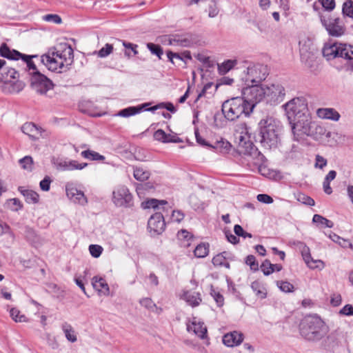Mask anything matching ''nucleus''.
Listing matches in <instances>:
<instances>
[{
  "mask_svg": "<svg viewBox=\"0 0 353 353\" xmlns=\"http://www.w3.org/2000/svg\"><path fill=\"white\" fill-rule=\"evenodd\" d=\"M245 263L246 265H249L251 270L254 272H256L259 270V263L256 260V258L254 255L250 254L246 256Z\"/></svg>",
  "mask_w": 353,
  "mask_h": 353,
  "instance_id": "49",
  "label": "nucleus"
},
{
  "mask_svg": "<svg viewBox=\"0 0 353 353\" xmlns=\"http://www.w3.org/2000/svg\"><path fill=\"white\" fill-rule=\"evenodd\" d=\"M19 162L24 170H27L28 171H31L32 170L33 159L30 156L24 157L21 159Z\"/></svg>",
  "mask_w": 353,
  "mask_h": 353,
  "instance_id": "51",
  "label": "nucleus"
},
{
  "mask_svg": "<svg viewBox=\"0 0 353 353\" xmlns=\"http://www.w3.org/2000/svg\"><path fill=\"white\" fill-rule=\"evenodd\" d=\"M285 114L290 124H292L293 133L295 135L298 131L300 134L307 136H314V130L323 128L317 126L311 121L307 104L300 98H294L283 105Z\"/></svg>",
  "mask_w": 353,
  "mask_h": 353,
  "instance_id": "1",
  "label": "nucleus"
},
{
  "mask_svg": "<svg viewBox=\"0 0 353 353\" xmlns=\"http://www.w3.org/2000/svg\"><path fill=\"white\" fill-rule=\"evenodd\" d=\"M179 240L183 241V245L184 247H189L190 242L194 239V236L190 232L185 229L179 230L177 233Z\"/></svg>",
  "mask_w": 353,
  "mask_h": 353,
  "instance_id": "35",
  "label": "nucleus"
},
{
  "mask_svg": "<svg viewBox=\"0 0 353 353\" xmlns=\"http://www.w3.org/2000/svg\"><path fill=\"white\" fill-rule=\"evenodd\" d=\"M265 97L264 88L258 84H252L251 85L248 84L247 87L243 88L241 97L245 101L250 111L252 112L256 105L265 99Z\"/></svg>",
  "mask_w": 353,
  "mask_h": 353,
  "instance_id": "7",
  "label": "nucleus"
},
{
  "mask_svg": "<svg viewBox=\"0 0 353 353\" xmlns=\"http://www.w3.org/2000/svg\"><path fill=\"white\" fill-rule=\"evenodd\" d=\"M210 294L213 296L214 301H216L217 305L219 307H221L224 304V298L223 295L219 292H216L212 288L211 289Z\"/></svg>",
  "mask_w": 353,
  "mask_h": 353,
  "instance_id": "57",
  "label": "nucleus"
},
{
  "mask_svg": "<svg viewBox=\"0 0 353 353\" xmlns=\"http://www.w3.org/2000/svg\"><path fill=\"white\" fill-rule=\"evenodd\" d=\"M54 85L53 82L40 71L30 72V86L37 93L46 94Z\"/></svg>",
  "mask_w": 353,
  "mask_h": 353,
  "instance_id": "8",
  "label": "nucleus"
},
{
  "mask_svg": "<svg viewBox=\"0 0 353 353\" xmlns=\"http://www.w3.org/2000/svg\"><path fill=\"white\" fill-rule=\"evenodd\" d=\"M43 19L48 22H52L56 24H59L61 23V18L55 14H46L43 17Z\"/></svg>",
  "mask_w": 353,
  "mask_h": 353,
  "instance_id": "60",
  "label": "nucleus"
},
{
  "mask_svg": "<svg viewBox=\"0 0 353 353\" xmlns=\"http://www.w3.org/2000/svg\"><path fill=\"white\" fill-rule=\"evenodd\" d=\"M150 172L141 168H136L134 170V177L140 181L147 180L150 177Z\"/></svg>",
  "mask_w": 353,
  "mask_h": 353,
  "instance_id": "45",
  "label": "nucleus"
},
{
  "mask_svg": "<svg viewBox=\"0 0 353 353\" xmlns=\"http://www.w3.org/2000/svg\"><path fill=\"white\" fill-rule=\"evenodd\" d=\"M41 61L49 70L52 72H62L70 69V66L65 65V62L48 52L41 57Z\"/></svg>",
  "mask_w": 353,
  "mask_h": 353,
  "instance_id": "14",
  "label": "nucleus"
},
{
  "mask_svg": "<svg viewBox=\"0 0 353 353\" xmlns=\"http://www.w3.org/2000/svg\"><path fill=\"white\" fill-rule=\"evenodd\" d=\"M260 268L264 275L268 276L274 272L281 271L283 268V266L281 264H272L270 260L265 259L261 263Z\"/></svg>",
  "mask_w": 353,
  "mask_h": 353,
  "instance_id": "24",
  "label": "nucleus"
},
{
  "mask_svg": "<svg viewBox=\"0 0 353 353\" xmlns=\"http://www.w3.org/2000/svg\"><path fill=\"white\" fill-rule=\"evenodd\" d=\"M317 115L321 119H330L334 121H339L340 114L333 108H319L317 110Z\"/></svg>",
  "mask_w": 353,
  "mask_h": 353,
  "instance_id": "21",
  "label": "nucleus"
},
{
  "mask_svg": "<svg viewBox=\"0 0 353 353\" xmlns=\"http://www.w3.org/2000/svg\"><path fill=\"white\" fill-rule=\"evenodd\" d=\"M139 303L141 306L151 311H154V308L156 307V304L153 302L152 299L148 297L141 299L139 301Z\"/></svg>",
  "mask_w": 353,
  "mask_h": 353,
  "instance_id": "56",
  "label": "nucleus"
},
{
  "mask_svg": "<svg viewBox=\"0 0 353 353\" xmlns=\"http://www.w3.org/2000/svg\"><path fill=\"white\" fill-rule=\"evenodd\" d=\"M299 332L305 340L317 342L327 335L328 327L317 315L307 316L301 321Z\"/></svg>",
  "mask_w": 353,
  "mask_h": 353,
  "instance_id": "3",
  "label": "nucleus"
},
{
  "mask_svg": "<svg viewBox=\"0 0 353 353\" xmlns=\"http://www.w3.org/2000/svg\"><path fill=\"white\" fill-rule=\"evenodd\" d=\"M184 296L185 301L192 307L198 306L202 301L200 293L196 292H186Z\"/></svg>",
  "mask_w": 353,
  "mask_h": 353,
  "instance_id": "33",
  "label": "nucleus"
},
{
  "mask_svg": "<svg viewBox=\"0 0 353 353\" xmlns=\"http://www.w3.org/2000/svg\"><path fill=\"white\" fill-rule=\"evenodd\" d=\"M148 105V103H143L138 106H130L121 110L117 115L122 117H128L140 113L143 109Z\"/></svg>",
  "mask_w": 353,
  "mask_h": 353,
  "instance_id": "22",
  "label": "nucleus"
},
{
  "mask_svg": "<svg viewBox=\"0 0 353 353\" xmlns=\"http://www.w3.org/2000/svg\"><path fill=\"white\" fill-rule=\"evenodd\" d=\"M24 233L26 240L30 243H36L39 241V238L32 228L28 226L26 227Z\"/></svg>",
  "mask_w": 353,
  "mask_h": 353,
  "instance_id": "43",
  "label": "nucleus"
},
{
  "mask_svg": "<svg viewBox=\"0 0 353 353\" xmlns=\"http://www.w3.org/2000/svg\"><path fill=\"white\" fill-rule=\"evenodd\" d=\"M243 340V334L236 331L225 334L223 336V343L228 347L237 346L242 343Z\"/></svg>",
  "mask_w": 353,
  "mask_h": 353,
  "instance_id": "19",
  "label": "nucleus"
},
{
  "mask_svg": "<svg viewBox=\"0 0 353 353\" xmlns=\"http://www.w3.org/2000/svg\"><path fill=\"white\" fill-rule=\"evenodd\" d=\"M301 254L306 264L308 265L309 268L312 269H314L319 267L318 265H316V263H323V262L321 260H314L312 259V257L311 256L310 248L306 245H303L301 250Z\"/></svg>",
  "mask_w": 353,
  "mask_h": 353,
  "instance_id": "23",
  "label": "nucleus"
},
{
  "mask_svg": "<svg viewBox=\"0 0 353 353\" xmlns=\"http://www.w3.org/2000/svg\"><path fill=\"white\" fill-rule=\"evenodd\" d=\"M21 130L32 139H37L38 135L41 133L39 128L33 123H24L21 127Z\"/></svg>",
  "mask_w": 353,
  "mask_h": 353,
  "instance_id": "25",
  "label": "nucleus"
},
{
  "mask_svg": "<svg viewBox=\"0 0 353 353\" xmlns=\"http://www.w3.org/2000/svg\"><path fill=\"white\" fill-rule=\"evenodd\" d=\"M18 190L23 194L26 199V201L28 203H37L39 202V194L30 190H26L23 187L19 186Z\"/></svg>",
  "mask_w": 353,
  "mask_h": 353,
  "instance_id": "28",
  "label": "nucleus"
},
{
  "mask_svg": "<svg viewBox=\"0 0 353 353\" xmlns=\"http://www.w3.org/2000/svg\"><path fill=\"white\" fill-rule=\"evenodd\" d=\"M52 180L50 176H46L43 180L40 181L39 186L43 191H48L50 188Z\"/></svg>",
  "mask_w": 353,
  "mask_h": 353,
  "instance_id": "62",
  "label": "nucleus"
},
{
  "mask_svg": "<svg viewBox=\"0 0 353 353\" xmlns=\"http://www.w3.org/2000/svg\"><path fill=\"white\" fill-rule=\"evenodd\" d=\"M81 155L87 159L91 160V161H103L105 160V157L99 153L90 150H86L84 151H82L81 153Z\"/></svg>",
  "mask_w": 353,
  "mask_h": 353,
  "instance_id": "40",
  "label": "nucleus"
},
{
  "mask_svg": "<svg viewBox=\"0 0 353 353\" xmlns=\"http://www.w3.org/2000/svg\"><path fill=\"white\" fill-rule=\"evenodd\" d=\"M239 143L238 146L239 153L250 156L256 161V164H261L265 162V156L258 150L254 143L250 141H245L244 138L241 136Z\"/></svg>",
  "mask_w": 353,
  "mask_h": 353,
  "instance_id": "9",
  "label": "nucleus"
},
{
  "mask_svg": "<svg viewBox=\"0 0 353 353\" xmlns=\"http://www.w3.org/2000/svg\"><path fill=\"white\" fill-rule=\"evenodd\" d=\"M316 52L317 51H310L300 53L301 63L311 71H314L317 68Z\"/></svg>",
  "mask_w": 353,
  "mask_h": 353,
  "instance_id": "17",
  "label": "nucleus"
},
{
  "mask_svg": "<svg viewBox=\"0 0 353 353\" xmlns=\"http://www.w3.org/2000/svg\"><path fill=\"white\" fill-rule=\"evenodd\" d=\"M227 254L226 252H223L214 256L212 261L213 265L216 267H222L224 261L226 260Z\"/></svg>",
  "mask_w": 353,
  "mask_h": 353,
  "instance_id": "54",
  "label": "nucleus"
},
{
  "mask_svg": "<svg viewBox=\"0 0 353 353\" xmlns=\"http://www.w3.org/2000/svg\"><path fill=\"white\" fill-rule=\"evenodd\" d=\"M342 13L343 16L353 18V1L347 0L343 3Z\"/></svg>",
  "mask_w": 353,
  "mask_h": 353,
  "instance_id": "46",
  "label": "nucleus"
},
{
  "mask_svg": "<svg viewBox=\"0 0 353 353\" xmlns=\"http://www.w3.org/2000/svg\"><path fill=\"white\" fill-rule=\"evenodd\" d=\"M19 77V72L13 68L5 67V70L1 74V81L3 82L11 81Z\"/></svg>",
  "mask_w": 353,
  "mask_h": 353,
  "instance_id": "31",
  "label": "nucleus"
},
{
  "mask_svg": "<svg viewBox=\"0 0 353 353\" xmlns=\"http://www.w3.org/2000/svg\"><path fill=\"white\" fill-rule=\"evenodd\" d=\"M167 133L161 129L156 130L154 133V139L162 143H167Z\"/></svg>",
  "mask_w": 353,
  "mask_h": 353,
  "instance_id": "59",
  "label": "nucleus"
},
{
  "mask_svg": "<svg viewBox=\"0 0 353 353\" xmlns=\"http://www.w3.org/2000/svg\"><path fill=\"white\" fill-rule=\"evenodd\" d=\"M312 221L316 223L324 224L325 225L326 227L330 228L334 226V223L332 221L317 214L314 215Z\"/></svg>",
  "mask_w": 353,
  "mask_h": 353,
  "instance_id": "52",
  "label": "nucleus"
},
{
  "mask_svg": "<svg viewBox=\"0 0 353 353\" xmlns=\"http://www.w3.org/2000/svg\"><path fill=\"white\" fill-rule=\"evenodd\" d=\"M276 285L283 292L289 293L294 291V287L288 281H277Z\"/></svg>",
  "mask_w": 353,
  "mask_h": 353,
  "instance_id": "47",
  "label": "nucleus"
},
{
  "mask_svg": "<svg viewBox=\"0 0 353 353\" xmlns=\"http://www.w3.org/2000/svg\"><path fill=\"white\" fill-rule=\"evenodd\" d=\"M62 330L65 334V338L70 342L74 343L77 341V336L74 334V331L72 327L68 323L62 324Z\"/></svg>",
  "mask_w": 353,
  "mask_h": 353,
  "instance_id": "41",
  "label": "nucleus"
},
{
  "mask_svg": "<svg viewBox=\"0 0 353 353\" xmlns=\"http://www.w3.org/2000/svg\"><path fill=\"white\" fill-rule=\"evenodd\" d=\"M251 288L253 292L255 293L256 296L261 299H264L267 296V290L266 289L261 285V283L257 281H254L251 283Z\"/></svg>",
  "mask_w": 353,
  "mask_h": 353,
  "instance_id": "34",
  "label": "nucleus"
},
{
  "mask_svg": "<svg viewBox=\"0 0 353 353\" xmlns=\"http://www.w3.org/2000/svg\"><path fill=\"white\" fill-rule=\"evenodd\" d=\"M112 202L117 207L130 208L133 204V197L128 188L121 185L113 191Z\"/></svg>",
  "mask_w": 353,
  "mask_h": 353,
  "instance_id": "11",
  "label": "nucleus"
},
{
  "mask_svg": "<svg viewBox=\"0 0 353 353\" xmlns=\"http://www.w3.org/2000/svg\"><path fill=\"white\" fill-rule=\"evenodd\" d=\"M23 54L19 51L11 49L6 43L0 46V56L9 60L17 61L21 59Z\"/></svg>",
  "mask_w": 353,
  "mask_h": 353,
  "instance_id": "20",
  "label": "nucleus"
},
{
  "mask_svg": "<svg viewBox=\"0 0 353 353\" xmlns=\"http://www.w3.org/2000/svg\"><path fill=\"white\" fill-rule=\"evenodd\" d=\"M112 51L113 46L110 43H106L104 47H103L97 52V55L99 57L104 58L110 54Z\"/></svg>",
  "mask_w": 353,
  "mask_h": 353,
  "instance_id": "53",
  "label": "nucleus"
},
{
  "mask_svg": "<svg viewBox=\"0 0 353 353\" xmlns=\"http://www.w3.org/2000/svg\"><path fill=\"white\" fill-rule=\"evenodd\" d=\"M322 53L327 60L339 57L345 59L346 70L353 72V46L343 43L326 44Z\"/></svg>",
  "mask_w": 353,
  "mask_h": 353,
  "instance_id": "5",
  "label": "nucleus"
},
{
  "mask_svg": "<svg viewBox=\"0 0 353 353\" xmlns=\"http://www.w3.org/2000/svg\"><path fill=\"white\" fill-rule=\"evenodd\" d=\"M193 41L191 38L181 39L178 35H175L173 39H170L169 41L170 45H178L183 47H190Z\"/></svg>",
  "mask_w": 353,
  "mask_h": 353,
  "instance_id": "38",
  "label": "nucleus"
},
{
  "mask_svg": "<svg viewBox=\"0 0 353 353\" xmlns=\"http://www.w3.org/2000/svg\"><path fill=\"white\" fill-rule=\"evenodd\" d=\"M148 228L153 234H161L165 228V223L163 215L161 212H157L152 215L148 221Z\"/></svg>",
  "mask_w": 353,
  "mask_h": 353,
  "instance_id": "15",
  "label": "nucleus"
},
{
  "mask_svg": "<svg viewBox=\"0 0 353 353\" xmlns=\"http://www.w3.org/2000/svg\"><path fill=\"white\" fill-rule=\"evenodd\" d=\"M281 126L272 117L261 119L254 134V140L267 150L276 148L280 142Z\"/></svg>",
  "mask_w": 353,
  "mask_h": 353,
  "instance_id": "2",
  "label": "nucleus"
},
{
  "mask_svg": "<svg viewBox=\"0 0 353 353\" xmlns=\"http://www.w3.org/2000/svg\"><path fill=\"white\" fill-rule=\"evenodd\" d=\"M92 284L93 288L101 291L102 289L104 290L103 294L108 295L110 292V288L106 281L102 277L94 276L92 280Z\"/></svg>",
  "mask_w": 353,
  "mask_h": 353,
  "instance_id": "27",
  "label": "nucleus"
},
{
  "mask_svg": "<svg viewBox=\"0 0 353 353\" xmlns=\"http://www.w3.org/2000/svg\"><path fill=\"white\" fill-rule=\"evenodd\" d=\"M147 48L152 54L156 55L159 59H161V57L163 54V48L159 45L153 43H147Z\"/></svg>",
  "mask_w": 353,
  "mask_h": 353,
  "instance_id": "44",
  "label": "nucleus"
},
{
  "mask_svg": "<svg viewBox=\"0 0 353 353\" xmlns=\"http://www.w3.org/2000/svg\"><path fill=\"white\" fill-rule=\"evenodd\" d=\"M265 99L270 105H276L283 100L285 88L279 83H273L265 88Z\"/></svg>",
  "mask_w": 353,
  "mask_h": 353,
  "instance_id": "13",
  "label": "nucleus"
},
{
  "mask_svg": "<svg viewBox=\"0 0 353 353\" xmlns=\"http://www.w3.org/2000/svg\"><path fill=\"white\" fill-rule=\"evenodd\" d=\"M234 232L238 236H241L244 239L252 238V234L251 233L245 232L240 225H235L234 227Z\"/></svg>",
  "mask_w": 353,
  "mask_h": 353,
  "instance_id": "55",
  "label": "nucleus"
},
{
  "mask_svg": "<svg viewBox=\"0 0 353 353\" xmlns=\"http://www.w3.org/2000/svg\"><path fill=\"white\" fill-rule=\"evenodd\" d=\"M25 87V83L22 81L17 80L11 84V92H19L21 91Z\"/></svg>",
  "mask_w": 353,
  "mask_h": 353,
  "instance_id": "61",
  "label": "nucleus"
},
{
  "mask_svg": "<svg viewBox=\"0 0 353 353\" xmlns=\"http://www.w3.org/2000/svg\"><path fill=\"white\" fill-rule=\"evenodd\" d=\"M48 53L55 56L70 66L74 61V51L67 43H60L50 49Z\"/></svg>",
  "mask_w": 353,
  "mask_h": 353,
  "instance_id": "10",
  "label": "nucleus"
},
{
  "mask_svg": "<svg viewBox=\"0 0 353 353\" xmlns=\"http://www.w3.org/2000/svg\"><path fill=\"white\" fill-rule=\"evenodd\" d=\"M232 147V145L229 141L222 138L219 141H216L212 145V149L222 154L229 153Z\"/></svg>",
  "mask_w": 353,
  "mask_h": 353,
  "instance_id": "26",
  "label": "nucleus"
},
{
  "mask_svg": "<svg viewBox=\"0 0 353 353\" xmlns=\"http://www.w3.org/2000/svg\"><path fill=\"white\" fill-rule=\"evenodd\" d=\"M123 45L125 48L124 52V54L125 57L130 58L131 57L137 55L138 54V51L137 50L138 46L137 44H133L129 42L123 41Z\"/></svg>",
  "mask_w": 353,
  "mask_h": 353,
  "instance_id": "42",
  "label": "nucleus"
},
{
  "mask_svg": "<svg viewBox=\"0 0 353 353\" xmlns=\"http://www.w3.org/2000/svg\"><path fill=\"white\" fill-rule=\"evenodd\" d=\"M89 251L93 257L98 258L102 253L103 248L101 245L92 244L89 246Z\"/></svg>",
  "mask_w": 353,
  "mask_h": 353,
  "instance_id": "58",
  "label": "nucleus"
},
{
  "mask_svg": "<svg viewBox=\"0 0 353 353\" xmlns=\"http://www.w3.org/2000/svg\"><path fill=\"white\" fill-rule=\"evenodd\" d=\"M268 75V69L263 64H254L247 68L246 81L252 84H258L265 79Z\"/></svg>",
  "mask_w": 353,
  "mask_h": 353,
  "instance_id": "12",
  "label": "nucleus"
},
{
  "mask_svg": "<svg viewBox=\"0 0 353 353\" xmlns=\"http://www.w3.org/2000/svg\"><path fill=\"white\" fill-rule=\"evenodd\" d=\"M46 339L48 345L50 347H51L52 349L56 350L59 347V344L57 342L54 336H52L50 334H46Z\"/></svg>",
  "mask_w": 353,
  "mask_h": 353,
  "instance_id": "63",
  "label": "nucleus"
},
{
  "mask_svg": "<svg viewBox=\"0 0 353 353\" xmlns=\"http://www.w3.org/2000/svg\"><path fill=\"white\" fill-rule=\"evenodd\" d=\"M8 207L14 212H17L23 208V204L19 199L14 198L9 199L7 202Z\"/></svg>",
  "mask_w": 353,
  "mask_h": 353,
  "instance_id": "50",
  "label": "nucleus"
},
{
  "mask_svg": "<svg viewBox=\"0 0 353 353\" xmlns=\"http://www.w3.org/2000/svg\"><path fill=\"white\" fill-rule=\"evenodd\" d=\"M209 253V244L205 243H199L194 249V254L197 258H204Z\"/></svg>",
  "mask_w": 353,
  "mask_h": 353,
  "instance_id": "37",
  "label": "nucleus"
},
{
  "mask_svg": "<svg viewBox=\"0 0 353 353\" xmlns=\"http://www.w3.org/2000/svg\"><path fill=\"white\" fill-rule=\"evenodd\" d=\"M340 314L345 316L353 315V306L350 304L345 305L339 312Z\"/></svg>",
  "mask_w": 353,
  "mask_h": 353,
  "instance_id": "64",
  "label": "nucleus"
},
{
  "mask_svg": "<svg viewBox=\"0 0 353 353\" xmlns=\"http://www.w3.org/2000/svg\"><path fill=\"white\" fill-rule=\"evenodd\" d=\"M37 57V55H28L23 54L21 59L26 64L25 71L28 72V74L30 76V72H37L39 71L35 63L32 60L33 58Z\"/></svg>",
  "mask_w": 353,
  "mask_h": 353,
  "instance_id": "32",
  "label": "nucleus"
},
{
  "mask_svg": "<svg viewBox=\"0 0 353 353\" xmlns=\"http://www.w3.org/2000/svg\"><path fill=\"white\" fill-rule=\"evenodd\" d=\"M194 332L201 339L207 338V327L203 323L192 322Z\"/></svg>",
  "mask_w": 353,
  "mask_h": 353,
  "instance_id": "39",
  "label": "nucleus"
},
{
  "mask_svg": "<svg viewBox=\"0 0 353 353\" xmlns=\"http://www.w3.org/2000/svg\"><path fill=\"white\" fill-rule=\"evenodd\" d=\"M221 110L225 118L230 121H234L242 117H248L252 112L241 97L225 101Z\"/></svg>",
  "mask_w": 353,
  "mask_h": 353,
  "instance_id": "4",
  "label": "nucleus"
},
{
  "mask_svg": "<svg viewBox=\"0 0 353 353\" xmlns=\"http://www.w3.org/2000/svg\"><path fill=\"white\" fill-rule=\"evenodd\" d=\"M65 190L67 196L74 203H77L81 205H84L87 203V199L84 193L79 190L77 188L66 185Z\"/></svg>",
  "mask_w": 353,
  "mask_h": 353,
  "instance_id": "18",
  "label": "nucleus"
},
{
  "mask_svg": "<svg viewBox=\"0 0 353 353\" xmlns=\"http://www.w3.org/2000/svg\"><path fill=\"white\" fill-rule=\"evenodd\" d=\"M10 314L12 319L16 322L26 321V316L23 314H21V312L15 307H12L10 309Z\"/></svg>",
  "mask_w": 353,
  "mask_h": 353,
  "instance_id": "48",
  "label": "nucleus"
},
{
  "mask_svg": "<svg viewBox=\"0 0 353 353\" xmlns=\"http://www.w3.org/2000/svg\"><path fill=\"white\" fill-rule=\"evenodd\" d=\"M236 64L237 60L236 59H228L222 63L218 64V70L219 74H225L228 73L230 70L234 68Z\"/></svg>",
  "mask_w": 353,
  "mask_h": 353,
  "instance_id": "36",
  "label": "nucleus"
},
{
  "mask_svg": "<svg viewBox=\"0 0 353 353\" xmlns=\"http://www.w3.org/2000/svg\"><path fill=\"white\" fill-rule=\"evenodd\" d=\"M299 52L300 53L310 51H317L313 43V41L310 37H304L299 41Z\"/></svg>",
  "mask_w": 353,
  "mask_h": 353,
  "instance_id": "29",
  "label": "nucleus"
},
{
  "mask_svg": "<svg viewBox=\"0 0 353 353\" xmlns=\"http://www.w3.org/2000/svg\"><path fill=\"white\" fill-rule=\"evenodd\" d=\"M320 21L328 34L333 37H339L344 34L345 27L342 19L334 14L320 13Z\"/></svg>",
  "mask_w": 353,
  "mask_h": 353,
  "instance_id": "6",
  "label": "nucleus"
},
{
  "mask_svg": "<svg viewBox=\"0 0 353 353\" xmlns=\"http://www.w3.org/2000/svg\"><path fill=\"white\" fill-rule=\"evenodd\" d=\"M52 163L54 165L57 170L65 171V170H82L88 166L87 163H79L77 161L70 160H59L54 159L52 160Z\"/></svg>",
  "mask_w": 353,
  "mask_h": 353,
  "instance_id": "16",
  "label": "nucleus"
},
{
  "mask_svg": "<svg viewBox=\"0 0 353 353\" xmlns=\"http://www.w3.org/2000/svg\"><path fill=\"white\" fill-rule=\"evenodd\" d=\"M168 204V202L165 200H158L156 199H150L148 200H146L141 203V207L143 209H160L162 208L163 210L165 208L162 206L161 208L159 207V205H164Z\"/></svg>",
  "mask_w": 353,
  "mask_h": 353,
  "instance_id": "30",
  "label": "nucleus"
}]
</instances>
